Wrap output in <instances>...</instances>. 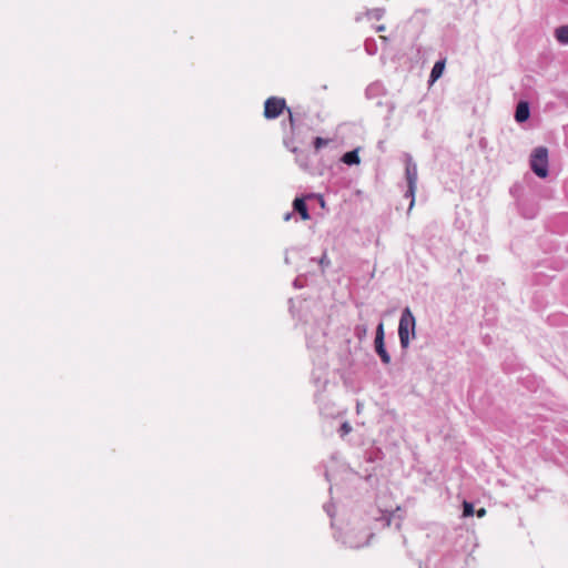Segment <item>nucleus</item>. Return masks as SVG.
<instances>
[{"label":"nucleus","instance_id":"25","mask_svg":"<svg viewBox=\"0 0 568 568\" xmlns=\"http://www.w3.org/2000/svg\"><path fill=\"white\" fill-rule=\"evenodd\" d=\"M485 514H486L485 508H480V509H478V510L476 511L477 517H484V516H485Z\"/></svg>","mask_w":568,"mask_h":568},{"label":"nucleus","instance_id":"3","mask_svg":"<svg viewBox=\"0 0 568 568\" xmlns=\"http://www.w3.org/2000/svg\"><path fill=\"white\" fill-rule=\"evenodd\" d=\"M286 101L284 98L271 97L264 102L263 115L267 120L277 119L285 110H287Z\"/></svg>","mask_w":568,"mask_h":568},{"label":"nucleus","instance_id":"16","mask_svg":"<svg viewBox=\"0 0 568 568\" xmlns=\"http://www.w3.org/2000/svg\"><path fill=\"white\" fill-rule=\"evenodd\" d=\"M364 47H365V51L369 54V55H374L377 51V45H376V42L374 39H366L365 40V43H364Z\"/></svg>","mask_w":568,"mask_h":568},{"label":"nucleus","instance_id":"30","mask_svg":"<svg viewBox=\"0 0 568 568\" xmlns=\"http://www.w3.org/2000/svg\"><path fill=\"white\" fill-rule=\"evenodd\" d=\"M301 165L306 168L307 163L305 161H303V162H301Z\"/></svg>","mask_w":568,"mask_h":568},{"label":"nucleus","instance_id":"17","mask_svg":"<svg viewBox=\"0 0 568 568\" xmlns=\"http://www.w3.org/2000/svg\"><path fill=\"white\" fill-rule=\"evenodd\" d=\"M329 143V140L328 139H324V138H321V136H316L314 140H313V146L316 151H318L320 149H322L323 146H326L327 144Z\"/></svg>","mask_w":568,"mask_h":568},{"label":"nucleus","instance_id":"6","mask_svg":"<svg viewBox=\"0 0 568 568\" xmlns=\"http://www.w3.org/2000/svg\"><path fill=\"white\" fill-rule=\"evenodd\" d=\"M306 200H308L307 195L305 196H296L293 201V212L298 214L302 220H310V211L306 204Z\"/></svg>","mask_w":568,"mask_h":568},{"label":"nucleus","instance_id":"18","mask_svg":"<svg viewBox=\"0 0 568 568\" xmlns=\"http://www.w3.org/2000/svg\"><path fill=\"white\" fill-rule=\"evenodd\" d=\"M352 425L348 423V422H344L339 428H338V434L339 436L343 438L345 437L346 435H348L351 432H352Z\"/></svg>","mask_w":568,"mask_h":568},{"label":"nucleus","instance_id":"21","mask_svg":"<svg viewBox=\"0 0 568 568\" xmlns=\"http://www.w3.org/2000/svg\"><path fill=\"white\" fill-rule=\"evenodd\" d=\"M307 197H308V199H314V200H316V201L318 202V204L321 205V207H322V209H325V206H326V202H325V200H324L323 195H321V194H315V193H310V194H307Z\"/></svg>","mask_w":568,"mask_h":568},{"label":"nucleus","instance_id":"8","mask_svg":"<svg viewBox=\"0 0 568 568\" xmlns=\"http://www.w3.org/2000/svg\"><path fill=\"white\" fill-rule=\"evenodd\" d=\"M374 351L378 355V357L381 358V362L384 365L390 364L392 358H390L389 353L386 349L385 341H374Z\"/></svg>","mask_w":568,"mask_h":568},{"label":"nucleus","instance_id":"29","mask_svg":"<svg viewBox=\"0 0 568 568\" xmlns=\"http://www.w3.org/2000/svg\"><path fill=\"white\" fill-rule=\"evenodd\" d=\"M293 284L295 287H302V285L298 282V278H295Z\"/></svg>","mask_w":568,"mask_h":568},{"label":"nucleus","instance_id":"5","mask_svg":"<svg viewBox=\"0 0 568 568\" xmlns=\"http://www.w3.org/2000/svg\"><path fill=\"white\" fill-rule=\"evenodd\" d=\"M517 207L525 219H534L538 213V206L535 202L517 196Z\"/></svg>","mask_w":568,"mask_h":568},{"label":"nucleus","instance_id":"19","mask_svg":"<svg viewBox=\"0 0 568 568\" xmlns=\"http://www.w3.org/2000/svg\"><path fill=\"white\" fill-rule=\"evenodd\" d=\"M374 341H385V332H384V323L383 322H379L376 327Z\"/></svg>","mask_w":568,"mask_h":568},{"label":"nucleus","instance_id":"2","mask_svg":"<svg viewBox=\"0 0 568 568\" xmlns=\"http://www.w3.org/2000/svg\"><path fill=\"white\" fill-rule=\"evenodd\" d=\"M530 169L540 179L548 176V150L545 146L536 148L530 155Z\"/></svg>","mask_w":568,"mask_h":568},{"label":"nucleus","instance_id":"10","mask_svg":"<svg viewBox=\"0 0 568 568\" xmlns=\"http://www.w3.org/2000/svg\"><path fill=\"white\" fill-rule=\"evenodd\" d=\"M445 64H446V61L445 59H440L438 61L435 62L432 71H430V74H429V82L430 83H434L435 81H437L442 75H443V72L445 70Z\"/></svg>","mask_w":568,"mask_h":568},{"label":"nucleus","instance_id":"23","mask_svg":"<svg viewBox=\"0 0 568 568\" xmlns=\"http://www.w3.org/2000/svg\"><path fill=\"white\" fill-rule=\"evenodd\" d=\"M548 321L551 325L558 324V317L556 315L549 316Z\"/></svg>","mask_w":568,"mask_h":568},{"label":"nucleus","instance_id":"20","mask_svg":"<svg viewBox=\"0 0 568 568\" xmlns=\"http://www.w3.org/2000/svg\"><path fill=\"white\" fill-rule=\"evenodd\" d=\"M474 515V505L468 501H464L463 504V516L469 517Z\"/></svg>","mask_w":568,"mask_h":568},{"label":"nucleus","instance_id":"13","mask_svg":"<svg viewBox=\"0 0 568 568\" xmlns=\"http://www.w3.org/2000/svg\"><path fill=\"white\" fill-rule=\"evenodd\" d=\"M416 189H417L416 184H407V190L404 193V197L410 200L408 211H410L415 204Z\"/></svg>","mask_w":568,"mask_h":568},{"label":"nucleus","instance_id":"24","mask_svg":"<svg viewBox=\"0 0 568 568\" xmlns=\"http://www.w3.org/2000/svg\"><path fill=\"white\" fill-rule=\"evenodd\" d=\"M521 189L519 185H514L510 187V194L514 195V196H517L516 193L517 191Z\"/></svg>","mask_w":568,"mask_h":568},{"label":"nucleus","instance_id":"22","mask_svg":"<svg viewBox=\"0 0 568 568\" xmlns=\"http://www.w3.org/2000/svg\"><path fill=\"white\" fill-rule=\"evenodd\" d=\"M318 264L320 266L322 267V271L324 272V270L326 267H328L331 265V261L329 258L327 257V254L326 252L323 253V255L321 256V258L318 260Z\"/></svg>","mask_w":568,"mask_h":568},{"label":"nucleus","instance_id":"9","mask_svg":"<svg viewBox=\"0 0 568 568\" xmlns=\"http://www.w3.org/2000/svg\"><path fill=\"white\" fill-rule=\"evenodd\" d=\"M286 111L288 113V122H290L291 131L294 132L297 122L302 121L306 116V113L301 112L300 108H296L294 111L291 108H287Z\"/></svg>","mask_w":568,"mask_h":568},{"label":"nucleus","instance_id":"7","mask_svg":"<svg viewBox=\"0 0 568 568\" xmlns=\"http://www.w3.org/2000/svg\"><path fill=\"white\" fill-rule=\"evenodd\" d=\"M530 116V105L529 102L526 100H520L515 110L514 118L516 122L524 123L526 122Z\"/></svg>","mask_w":568,"mask_h":568},{"label":"nucleus","instance_id":"27","mask_svg":"<svg viewBox=\"0 0 568 568\" xmlns=\"http://www.w3.org/2000/svg\"><path fill=\"white\" fill-rule=\"evenodd\" d=\"M291 151H292L293 153L297 154V156H298L300 154H302V153H303V152H302L298 148H296V146L292 148V149H291Z\"/></svg>","mask_w":568,"mask_h":568},{"label":"nucleus","instance_id":"1","mask_svg":"<svg viewBox=\"0 0 568 568\" xmlns=\"http://www.w3.org/2000/svg\"><path fill=\"white\" fill-rule=\"evenodd\" d=\"M416 336V318L408 306H406L400 314L398 323V337L400 347L406 351L409 347L412 338Z\"/></svg>","mask_w":568,"mask_h":568},{"label":"nucleus","instance_id":"4","mask_svg":"<svg viewBox=\"0 0 568 568\" xmlns=\"http://www.w3.org/2000/svg\"><path fill=\"white\" fill-rule=\"evenodd\" d=\"M406 184H416L418 180L417 164L409 153L404 154Z\"/></svg>","mask_w":568,"mask_h":568},{"label":"nucleus","instance_id":"12","mask_svg":"<svg viewBox=\"0 0 568 568\" xmlns=\"http://www.w3.org/2000/svg\"><path fill=\"white\" fill-rule=\"evenodd\" d=\"M556 39L562 44H568V24L560 26L556 29Z\"/></svg>","mask_w":568,"mask_h":568},{"label":"nucleus","instance_id":"31","mask_svg":"<svg viewBox=\"0 0 568 568\" xmlns=\"http://www.w3.org/2000/svg\"><path fill=\"white\" fill-rule=\"evenodd\" d=\"M297 161H300V163H301V162H303V161H304V158H301V159H300V158H297Z\"/></svg>","mask_w":568,"mask_h":568},{"label":"nucleus","instance_id":"15","mask_svg":"<svg viewBox=\"0 0 568 568\" xmlns=\"http://www.w3.org/2000/svg\"><path fill=\"white\" fill-rule=\"evenodd\" d=\"M385 14V9L384 8H375V9H371V10H367L366 12V16L368 18H374L376 20H381Z\"/></svg>","mask_w":568,"mask_h":568},{"label":"nucleus","instance_id":"28","mask_svg":"<svg viewBox=\"0 0 568 568\" xmlns=\"http://www.w3.org/2000/svg\"><path fill=\"white\" fill-rule=\"evenodd\" d=\"M384 30H385V26L384 24H381V26L376 27V31L377 32H382Z\"/></svg>","mask_w":568,"mask_h":568},{"label":"nucleus","instance_id":"11","mask_svg":"<svg viewBox=\"0 0 568 568\" xmlns=\"http://www.w3.org/2000/svg\"><path fill=\"white\" fill-rule=\"evenodd\" d=\"M341 161L345 163L346 165H355L359 164L361 160L358 156V150H352L343 154Z\"/></svg>","mask_w":568,"mask_h":568},{"label":"nucleus","instance_id":"26","mask_svg":"<svg viewBox=\"0 0 568 568\" xmlns=\"http://www.w3.org/2000/svg\"><path fill=\"white\" fill-rule=\"evenodd\" d=\"M294 216V212H287L285 215H284V220L285 221H290L292 217Z\"/></svg>","mask_w":568,"mask_h":568},{"label":"nucleus","instance_id":"14","mask_svg":"<svg viewBox=\"0 0 568 568\" xmlns=\"http://www.w3.org/2000/svg\"><path fill=\"white\" fill-rule=\"evenodd\" d=\"M368 332V327L366 324H357L354 327V335L358 341H363L366 338Z\"/></svg>","mask_w":568,"mask_h":568}]
</instances>
